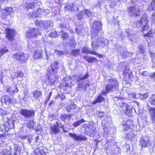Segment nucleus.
<instances>
[{
  "mask_svg": "<svg viewBox=\"0 0 155 155\" xmlns=\"http://www.w3.org/2000/svg\"><path fill=\"white\" fill-rule=\"evenodd\" d=\"M102 23L99 21H96L93 23L91 32V38L93 40L91 45L94 50H97L100 46L103 48L108 45V41L105 38L102 37L96 38L98 36L99 32L102 29Z\"/></svg>",
  "mask_w": 155,
  "mask_h": 155,
  "instance_id": "obj_1",
  "label": "nucleus"
},
{
  "mask_svg": "<svg viewBox=\"0 0 155 155\" xmlns=\"http://www.w3.org/2000/svg\"><path fill=\"white\" fill-rule=\"evenodd\" d=\"M58 63L55 61L52 63L47 69L48 72V85H52L58 78L59 76L57 72Z\"/></svg>",
  "mask_w": 155,
  "mask_h": 155,
  "instance_id": "obj_2",
  "label": "nucleus"
},
{
  "mask_svg": "<svg viewBox=\"0 0 155 155\" xmlns=\"http://www.w3.org/2000/svg\"><path fill=\"white\" fill-rule=\"evenodd\" d=\"M89 77L87 73H86L84 75H81L77 77L76 75H74L72 78L70 76H67L64 78V80L66 81L65 82V86L66 87H70L71 86V80L73 81L77 80V82L79 83L81 80L87 79Z\"/></svg>",
  "mask_w": 155,
  "mask_h": 155,
  "instance_id": "obj_3",
  "label": "nucleus"
},
{
  "mask_svg": "<svg viewBox=\"0 0 155 155\" xmlns=\"http://www.w3.org/2000/svg\"><path fill=\"white\" fill-rule=\"evenodd\" d=\"M109 83L106 87V91L102 93V95H105L110 91H114L118 88L119 85L118 81L115 79H110L108 80Z\"/></svg>",
  "mask_w": 155,
  "mask_h": 155,
  "instance_id": "obj_4",
  "label": "nucleus"
},
{
  "mask_svg": "<svg viewBox=\"0 0 155 155\" xmlns=\"http://www.w3.org/2000/svg\"><path fill=\"white\" fill-rule=\"evenodd\" d=\"M148 17L147 14H144L140 20L137 23V25L140 27L143 31L147 30L149 28L148 20L147 19Z\"/></svg>",
  "mask_w": 155,
  "mask_h": 155,
  "instance_id": "obj_5",
  "label": "nucleus"
},
{
  "mask_svg": "<svg viewBox=\"0 0 155 155\" xmlns=\"http://www.w3.org/2000/svg\"><path fill=\"white\" fill-rule=\"evenodd\" d=\"M35 24L38 27H40L45 29H47L48 28L53 26V22L50 20L45 21L43 20H36L35 21Z\"/></svg>",
  "mask_w": 155,
  "mask_h": 155,
  "instance_id": "obj_6",
  "label": "nucleus"
},
{
  "mask_svg": "<svg viewBox=\"0 0 155 155\" xmlns=\"http://www.w3.org/2000/svg\"><path fill=\"white\" fill-rule=\"evenodd\" d=\"M139 145L142 147H153L155 146V144L153 143L149 138L147 137H142L140 139Z\"/></svg>",
  "mask_w": 155,
  "mask_h": 155,
  "instance_id": "obj_7",
  "label": "nucleus"
},
{
  "mask_svg": "<svg viewBox=\"0 0 155 155\" xmlns=\"http://www.w3.org/2000/svg\"><path fill=\"white\" fill-rule=\"evenodd\" d=\"M140 7L138 5L131 6L127 9V12L130 16H136L139 15L140 12Z\"/></svg>",
  "mask_w": 155,
  "mask_h": 155,
  "instance_id": "obj_8",
  "label": "nucleus"
},
{
  "mask_svg": "<svg viewBox=\"0 0 155 155\" xmlns=\"http://www.w3.org/2000/svg\"><path fill=\"white\" fill-rule=\"evenodd\" d=\"M13 58L22 63L26 62L28 59V54L23 52L16 53L13 55Z\"/></svg>",
  "mask_w": 155,
  "mask_h": 155,
  "instance_id": "obj_9",
  "label": "nucleus"
},
{
  "mask_svg": "<svg viewBox=\"0 0 155 155\" xmlns=\"http://www.w3.org/2000/svg\"><path fill=\"white\" fill-rule=\"evenodd\" d=\"M40 34V32L37 28H30L25 34L26 38L31 39L33 37H36Z\"/></svg>",
  "mask_w": 155,
  "mask_h": 155,
  "instance_id": "obj_10",
  "label": "nucleus"
},
{
  "mask_svg": "<svg viewBox=\"0 0 155 155\" xmlns=\"http://www.w3.org/2000/svg\"><path fill=\"white\" fill-rule=\"evenodd\" d=\"M35 112L33 110H28L22 109L20 112L21 114L25 117L29 118L35 116Z\"/></svg>",
  "mask_w": 155,
  "mask_h": 155,
  "instance_id": "obj_11",
  "label": "nucleus"
},
{
  "mask_svg": "<svg viewBox=\"0 0 155 155\" xmlns=\"http://www.w3.org/2000/svg\"><path fill=\"white\" fill-rule=\"evenodd\" d=\"M42 9L38 8V9L34 10L32 13H28V16L30 18L33 19L36 17H41L42 16Z\"/></svg>",
  "mask_w": 155,
  "mask_h": 155,
  "instance_id": "obj_12",
  "label": "nucleus"
},
{
  "mask_svg": "<svg viewBox=\"0 0 155 155\" xmlns=\"http://www.w3.org/2000/svg\"><path fill=\"white\" fill-rule=\"evenodd\" d=\"M69 136L74 140L76 141H81L87 140V138L82 135H78L74 133H69Z\"/></svg>",
  "mask_w": 155,
  "mask_h": 155,
  "instance_id": "obj_13",
  "label": "nucleus"
},
{
  "mask_svg": "<svg viewBox=\"0 0 155 155\" xmlns=\"http://www.w3.org/2000/svg\"><path fill=\"white\" fill-rule=\"evenodd\" d=\"M6 34V37L10 41L14 39L15 31L13 29L9 28H7L5 30Z\"/></svg>",
  "mask_w": 155,
  "mask_h": 155,
  "instance_id": "obj_14",
  "label": "nucleus"
},
{
  "mask_svg": "<svg viewBox=\"0 0 155 155\" xmlns=\"http://www.w3.org/2000/svg\"><path fill=\"white\" fill-rule=\"evenodd\" d=\"M82 51L83 53L85 54H93L97 55L99 58H101L102 57L101 54H99L95 52L91 51L89 48L87 47H84L82 50Z\"/></svg>",
  "mask_w": 155,
  "mask_h": 155,
  "instance_id": "obj_15",
  "label": "nucleus"
},
{
  "mask_svg": "<svg viewBox=\"0 0 155 155\" xmlns=\"http://www.w3.org/2000/svg\"><path fill=\"white\" fill-rule=\"evenodd\" d=\"M18 88L15 85L8 87L6 90V92L11 95L15 93L18 92Z\"/></svg>",
  "mask_w": 155,
  "mask_h": 155,
  "instance_id": "obj_16",
  "label": "nucleus"
},
{
  "mask_svg": "<svg viewBox=\"0 0 155 155\" xmlns=\"http://www.w3.org/2000/svg\"><path fill=\"white\" fill-rule=\"evenodd\" d=\"M133 124V122L132 120H131L123 121L122 125L124 127L123 130H124V131L128 130L130 127V126Z\"/></svg>",
  "mask_w": 155,
  "mask_h": 155,
  "instance_id": "obj_17",
  "label": "nucleus"
},
{
  "mask_svg": "<svg viewBox=\"0 0 155 155\" xmlns=\"http://www.w3.org/2000/svg\"><path fill=\"white\" fill-rule=\"evenodd\" d=\"M1 102L2 103H5L7 104L12 103L11 99L10 97L7 95H5L2 97Z\"/></svg>",
  "mask_w": 155,
  "mask_h": 155,
  "instance_id": "obj_18",
  "label": "nucleus"
},
{
  "mask_svg": "<svg viewBox=\"0 0 155 155\" xmlns=\"http://www.w3.org/2000/svg\"><path fill=\"white\" fill-rule=\"evenodd\" d=\"M36 2H32L29 3L27 2L23 5V8L28 10L29 8L33 9L35 7Z\"/></svg>",
  "mask_w": 155,
  "mask_h": 155,
  "instance_id": "obj_19",
  "label": "nucleus"
},
{
  "mask_svg": "<svg viewBox=\"0 0 155 155\" xmlns=\"http://www.w3.org/2000/svg\"><path fill=\"white\" fill-rule=\"evenodd\" d=\"M66 9L71 11H77L78 9L76 5L73 3L69 4L66 6Z\"/></svg>",
  "mask_w": 155,
  "mask_h": 155,
  "instance_id": "obj_20",
  "label": "nucleus"
},
{
  "mask_svg": "<svg viewBox=\"0 0 155 155\" xmlns=\"http://www.w3.org/2000/svg\"><path fill=\"white\" fill-rule=\"evenodd\" d=\"M149 111L152 122L155 123V108L151 107L149 109Z\"/></svg>",
  "mask_w": 155,
  "mask_h": 155,
  "instance_id": "obj_21",
  "label": "nucleus"
},
{
  "mask_svg": "<svg viewBox=\"0 0 155 155\" xmlns=\"http://www.w3.org/2000/svg\"><path fill=\"white\" fill-rule=\"evenodd\" d=\"M42 55V51L41 49L37 50L35 51L33 54V58L35 59L41 58Z\"/></svg>",
  "mask_w": 155,
  "mask_h": 155,
  "instance_id": "obj_22",
  "label": "nucleus"
},
{
  "mask_svg": "<svg viewBox=\"0 0 155 155\" xmlns=\"http://www.w3.org/2000/svg\"><path fill=\"white\" fill-rule=\"evenodd\" d=\"M73 116V115L72 114H62L61 117L62 120L65 121L66 120H69Z\"/></svg>",
  "mask_w": 155,
  "mask_h": 155,
  "instance_id": "obj_23",
  "label": "nucleus"
},
{
  "mask_svg": "<svg viewBox=\"0 0 155 155\" xmlns=\"http://www.w3.org/2000/svg\"><path fill=\"white\" fill-rule=\"evenodd\" d=\"M12 152L11 150V148L8 147L7 149H5L0 151V155H11Z\"/></svg>",
  "mask_w": 155,
  "mask_h": 155,
  "instance_id": "obj_24",
  "label": "nucleus"
},
{
  "mask_svg": "<svg viewBox=\"0 0 155 155\" xmlns=\"http://www.w3.org/2000/svg\"><path fill=\"white\" fill-rule=\"evenodd\" d=\"M77 106L74 103H72L66 107V109L68 112H70L73 109L76 108Z\"/></svg>",
  "mask_w": 155,
  "mask_h": 155,
  "instance_id": "obj_25",
  "label": "nucleus"
},
{
  "mask_svg": "<svg viewBox=\"0 0 155 155\" xmlns=\"http://www.w3.org/2000/svg\"><path fill=\"white\" fill-rule=\"evenodd\" d=\"M90 86V84L88 82L85 83L84 81H82V82L79 83L78 87L80 88H83L86 89L87 88Z\"/></svg>",
  "mask_w": 155,
  "mask_h": 155,
  "instance_id": "obj_26",
  "label": "nucleus"
},
{
  "mask_svg": "<svg viewBox=\"0 0 155 155\" xmlns=\"http://www.w3.org/2000/svg\"><path fill=\"white\" fill-rule=\"evenodd\" d=\"M51 129L54 133L56 134L58 133L60 130V128L56 125H53L51 127Z\"/></svg>",
  "mask_w": 155,
  "mask_h": 155,
  "instance_id": "obj_27",
  "label": "nucleus"
},
{
  "mask_svg": "<svg viewBox=\"0 0 155 155\" xmlns=\"http://www.w3.org/2000/svg\"><path fill=\"white\" fill-rule=\"evenodd\" d=\"M33 95V97L35 98H38L40 97L42 95L41 93L39 91H35L32 92Z\"/></svg>",
  "mask_w": 155,
  "mask_h": 155,
  "instance_id": "obj_28",
  "label": "nucleus"
},
{
  "mask_svg": "<svg viewBox=\"0 0 155 155\" xmlns=\"http://www.w3.org/2000/svg\"><path fill=\"white\" fill-rule=\"evenodd\" d=\"M135 135L132 132H130L128 134H126L125 137L127 139L132 140L135 137Z\"/></svg>",
  "mask_w": 155,
  "mask_h": 155,
  "instance_id": "obj_29",
  "label": "nucleus"
},
{
  "mask_svg": "<svg viewBox=\"0 0 155 155\" xmlns=\"http://www.w3.org/2000/svg\"><path fill=\"white\" fill-rule=\"evenodd\" d=\"M104 100V98L101 95H99L97 99L93 102V104H96L98 103H101Z\"/></svg>",
  "mask_w": 155,
  "mask_h": 155,
  "instance_id": "obj_30",
  "label": "nucleus"
},
{
  "mask_svg": "<svg viewBox=\"0 0 155 155\" xmlns=\"http://www.w3.org/2000/svg\"><path fill=\"white\" fill-rule=\"evenodd\" d=\"M132 108L130 107H129L127 108V110H126L125 112L129 117H131L132 115Z\"/></svg>",
  "mask_w": 155,
  "mask_h": 155,
  "instance_id": "obj_31",
  "label": "nucleus"
},
{
  "mask_svg": "<svg viewBox=\"0 0 155 155\" xmlns=\"http://www.w3.org/2000/svg\"><path fill=\"white\" fill-rule=\"evenodd\" d=\"M120 106L122 108L123 112H125L127 110V108L129 107V106L127 104L124 103H121L120 104Z\"/></svg>",
  "mask_w": 155,
  "mask_h": 155,
  "instance_id": "obj_32",
  "label": "nucleus"
},
{
  "mask_svg": "<svg viewBox=\"0 0 155 155\" xmlns=\"http://www.w3.org/2000/svg\"><path fill=\"white\" fill-rule=\"evenodd\" d=\"M12 77L13 78H15L14 76L15 75L16 77H19L22 78L23 75V73L21 72H17L16 73H13L11 74Z\"/></svg>",
  "mask_w": 155,
  "mask_h": 155,
  "instance_id": "obj_33",
  "label": "nucleus"
},
{
  "mask_svg": "<svg viewBox=\"0 0 155 155\" xmlns=\"http://www.w3.org/2000/svg\"><path fill=\"white\" fill-rule=\"evenodd\" d=\"M5 12L6 13L9 15L13 14L14 12V10L12 7H7L5 9Z\"/></svg>",
  "mask_w": 155,
  "mask_h": 155,
  "instance_id": "obj_34",
  "label": "nucleus"
},
{
  "mask_svg": "<svg viewBox=\"0 0 155 155\" xmlns=\"http://www.w3.org/2000/svg\"><path fill=\"white\" fill-rule=\"evenodd\" d=\"M24 94H25V96L23 99L24 101H28L32 99V98L28 94V92H26V93L25 92Z\"/></svg>",
  "mask_w": 155,
  "mask_h": 155,
  "instance_id": "obj_35",
  "label": "nucleus"
},
{
  "mask_svg": "<svg viewBox=\"0 0 155 155\" xmlns=\"http://www.w3.org/2000/svg\"><path fill=\"white\" fill-rule=\"evenodd\" d=\"M8 51V50L6 48V47H4L0 50V57H1L4 54Z\"/></svg>",
  "mask_w": 155,
  "mask_h": 155,
  "instance_id": "obj_36",
  "label": "nucleus"
},
{
  "mask_svg": "<svg viewBox=\"0 0 155 155\" xmlns=\"http://www.w3.org/2000/svg\"><path fill=\"white\" fill-rule=\"evenodd\" d=\"M35 124L34 120H29L28 121L27 127L29 128H32Z\"/></svg>",
  "mask_w": 155,
  "mask_h": 155,
  "instance_id": "obj_37",
  "label": "nucleus"
},
{
  "mask_svg": "<svg viewBox=\"0 0 155 155\" xmlns=\"http://www.w3.org/2000/svg\"><path fill=\"white\" fill-rule=\"evenodd\" d=\"M85 121L84 119H81L78 121L75 122L73 124V126L75 127H76L79 126L81 124Z\"/></svg>",
  "mask_w": 155,
  "mask_h": 155,
  "instance_id": "obj_38",
  "label": "nucleus"
},
{
  "mask_svg": "<svg viewBox=\"0 0 155 155\" xmlns=\"http://www.w3.org/2000/svg\"><path fill=\"white\" fill-rule=\"evenodd\" d=\"M148 96V94L147 93L142 94H138V98L140 100H143L146 99Z\"/></svg>",
  "mask_w": 155,
  "mask_h": 155,
  "instance_id": "obj_39",
  "label": "nucleus"
},
{
  "mask_svg": "<svg viewBox=\"0 0 155 155\" xmlns=\"http://www.w3.org/2000/svg\"><path fill=\"white\" fill-rule=\"evenodd\" d=\"M56 124L54 125H56V126H57L58 127H59L60 128V127H61V128L63 130V131L64 132H67L68 131V130H64V127L63 126H62L61 124L60 121H57L55 123Z\"/></svg>",
  "mask_w": 155,
  "mask_h": 155,
  "instance_id": "obj_40",
  "label": "nucleus"
},
{
  "mask_svg": "<svg viewBox=\"0 0 155 155\" xmlns=\"http://www.w3.org/2000/svg\"><path fill=\"white\" fill-rule=\"evenodd\" d=\"M149 102L152 105H154L155 104V96L154 95H152L149 98Z\"/></svg>",
  "mask_w": 155,
  "mask_h": 155,
  "instance_id": "obj_41",
  "label": "nucleus"
},
{
  "mask_svg": "<svg viewBox=\"0 0 155 155\" xmlns=\"http://www.w3.org/2000/svg\"><path fill=\"white\" fill-rule=\"evenodd\" d=\"M59 33L61 35V38L64 40L67 38L68 37V35L66 33L64 32L63 30H61Z\"/></svg>",
  "mask_w": 155,
  "mask_h": 155,
  "instance_id": "obj_42",
  "label": "nucleus"
},
{
  "mask_svg": "<svg viewBox=\"0 0 155 155\" xmlns=\"http://www.w3.org/2000/svg\"><path fill=\"white\" fill-rule=\"evenodd\" d=\"M82 29V28L81 25L76 26L75 29L76 31L78 34H80L81 33Z\"/></svg>",
  "mask_w": 155,
  "mask_h": 155,
  "instance_id": "obj_43",
  "label": "nucleus"
},
{
  "mask_svg": "<svg viewBox=\"0 0 155 155\" xmlns=\"http://www.w3.org/2000/svg\"><path fill=\"white\" fill-rule=\"evenodd\" d=\"M126 32L127 33V35L129 37L130 40L133 43H134L135 41H134V40L133 39V38H131L133 36V35H129L130 32L129 30L128 29L126 30Z\"/></svg>",
  "mask_w": 155,
  "mask_h": 155,
  "instance_id": "obj_44",
  "label": "nucleus"
},
{
  "mask_svg": "<svg viewBox=\"0 0 155 155\" xmlns=\"http://www.w3.org/2000/svg\"><path fill=\"white\" fill-rule=\"evenodd\" d=\"M49 37L51 38H56L58 36L57 32L56 31L51 32L49 35Z\"/></svg>",
  "mask_w": 155,
  "mask_h": 155,
  "instance_id": "obj_45",
  "label": "nucleus"
},
{
  "mask_svg": "<svg viewBox=\"0 0 155 155\" xmlns=\"http://www.w3.org/2000/svg\"><path fill=\"white\" fill-rule=\"evenodd\" d=\"M50 12V11L49 9H42V16H45L47 15Z\"/></svg>",
  "mask_w": 155,
  "mask_h": 155,
  "instance_id": "obj_46",
  "label": "nucleus"
},
{
  "mask_svg": "<svg viewBox=\"0 0 155 155\" xmlns=\"http://www.w3.org/2000/svg\"><path fill=\"white\" fill-rule=\"evenodd\" d=\"M153 31L152 30L149 31L146 34L144 35V37H152L153 35ZM154 32H155V31H154Z\"/></svg>",
  "mask_w": 155,
  "mask_h": 155,
  "instance_id": "obj_47",
  "label": "nucleus"
},
{
  "mask_svg": "<svg viewBox=\"0 0 155 155\" xmlns=\"http://www.w3.org/2000/svg\"><path fill=\"white\" fill-rule=\"evenodd\" d=\"M86 60L89 62H92L96 60V58L94 57L91 56L87 57L86 59Z\"/></svg>",
  "mask_w": 155,
  "mask_h": 155,
  "instance_id": "obj_48",
  "label": "nucleus"
},
{
  "mask_svg": "<svg viewBox=\"0 0 155 155\" xmlns=\"http://www.w3.org/2000/svg\"><path fill=\"white\" fill-rule=\"evenodd\" d=\"M139 52L140 53H142L145 51V48L143 45H140L139 47Z\"/></svg>",
  "mask_w": 155,
  "mask_h": 155,
  "instance_id": "obj_49",
  "label": "nucleus"
},
{
  "mask_svg": "<svg viewBox=\"0 0 155 155\" xmlns=\"http://www.w3.org/2000/svg\"><path fill=\"white\" fill-rule=\"evenodd\" d=\"M72 54L75 56L78 55L79 54V50L78 49H75L73 50Z\"/></svg>",
  "mask_w": 155,
  "mask_h": 155,
  "instance_id": "obj_50",
  "label": "nucleus"
},
{
  "mask_svg": "<svg viewBox=\"0 0 155 155\" xmlns=\"http://www.w3.org/2000/svg\"><path fill=\"white\" fill-rule=\"evenodd\" d=\"M84 14L83 12H80L77 15V16L79 20H81L83 18Z\"/></svg>",
  "mask_w": 155,
  "mask_h": 155,
  "instance_id": "obj_51",
  "label": "nucleus"
},
{
  "mask_svg": "<svg viewBox=\"0 0 155 155\" xmlns=\"http://www.w3.org/2000/svg\"><path fill=\"white\" fill-rule=\"evenodd\" d=\"M84 13L88 17H89L92 14V12L91 11L85 9L84 10Z\"/></svg>",
  "mask_w": 155,
  "mask_h": 155,
  "instance_id": "obj_52",
  "label": "nucleus"
},
{
  "mask_svg": "<svg viewBox=\"0 0 155 155\" xmlns=\"http://www.w3.org/2000/svg\"><path fill=\"white\" fill-rule=\"evenodd\" d=\"M130 146L128 144H126L123 146V149L124 151L126 152L128 151L130 149Z\"/></svg>",
  "mask_w": 155,
  "mask_h": 155,
  "instance_id": "obj_53",
  "label": "nucleus"
},
{
  "mask_svg": "<svg viewBox=\"0 0 155 155\" xmlns=\"http://www.w3.org/2000/svg\"><path fill=\"white\" fill-rule=\"evenodd\" d=\"M54 53L60 56H61L64 54V53L63 52L58 51L56 49L54 50Z\"/></svg>",
  "mask_w": 155,
  "mask_h": 155,
  "instance_id": "obj_54",
  "label": "nucleus"
},
{
  "mask_svg": "<svg viewBox=\"0 0 155 155\" xmlns=\"http://www.w3.org/2000/svg\"><path fill=\"white\" fill-rule=\"evenodd\" d=\"M130 70H131L129 69V67H127L125 68V69L124 70L123 73L124 74L126 75L128 73L129 71Z\"/></svg>",
  "mask_w": 155,
  "mask_h": 155,
  "instance_id": "obj_55",
  "label": "nucleus"
},
{
  "mask_svg": "<svg viewBox=\"0 0 155 155\" xmlns=\"http://www.w3.org/2000/svg\"><path fill=\"white\" fill-rule=\"evenodd\" d=\"M0 114L2 116H4L7 114V112L6 110L1 109H0Z\"/></svg>",
  "mask_w": 155,
  "mask_h": 155,
  "instance_id": "obj_56",
  "label": "nucleus"
},
{
  "mask_svg": "<svg viewBox=\"0 0 155 155\" xmlns=\"http://www.w3.org/2000/svg\"><path fill=\"white\" fill-rule=\"evenodd\" d=\"M97 114L98 115L99 117L102 118L104 116V112H98L97 113Z\"/></svg>",
  "mask_w": 155,
  "mask_h": 155,
  "instance_id": "obj_57",
  "label": "nucleus"
},
{
  "mask_svg": "<svg viewBox=\"0 0 155 155\" xmlns=\"http://www.w3.org/2000/svg\"><path fill=\"white\" fill-rule=\"evenodd\" d=\"M127 74L128 77L130 79L133 77L134 76L132 74V72L131 70H130V71H129V72Z\"/></svg>",
  "mask_w": 155,
  "mask_h": 155,
  "instance_id": "obj_58",
  "label": "nucleus"
},
{
  "mask_svg": "<svg viewBox=\"0 0 155 155\" xmlns=\"http://www.w3.org/2000/svg\"><path fill=\"white\" fill-rule=\"evenodd\" d=\"M130 95L134 98H137V97L138 98V94H137L135 93H132Z\"/></svg>",
  "mask_w": 155,
  "mask_h": 155,
  "instance_id": "obj_59",
  "label": "nucleus"
},
{
  "mask_svg": "<svg viewBox=\"0 0 155 155\" xmlns=\"http://www.w3.org/2000/svg\"><path fill=\"white\" fill-rule=\"evenodd\" d=\"M151 21L152 22L155 24V12L152 15Z\"/></svg>",
  "mask_w": 155,
  "mask_h": 155,
  "instance_id": "obj_60",
  "label": "nucleus"
},
{
  "mask_svg": "<svg viewBox=\"0 0 155 155\" xmlns=\"http://www.w3.org/2000/svg\"><path fill=\"white\" fill-rule=\"evenodd\" d=\"M140 73L142 75L144 76H147L148 74V73L147 71H142Z\"/></svg>",
  "mask_w": 155,
  "mask_h": 155,
  "instance_id": "obj_61",
  "label": "nucleus"
},
{
  "mask_svg": "<svg viewBox=\"0 0 155 155\" xmlns=\"http://www.w3.org/2000/svg\"><path fill=\"white\" fill-rule=\"evenodd\" d=\"M128 52L127 51H126L124 52V53H122V55L124 57H126L128 55Z\"/></svg>",
  "mask_w": 155,
  "mask_h": 155,
  "instance_id": "obj_62",
  "label": "nucleus"
},
{
  "mask_svg": "<svg viewBox=\"0 0 155 155\" xmlns=\"http://www.w3.org/2000/svg\"><path fill=\"white\" fill-rule=\"evenodd\" d=\"M60 97L61 98V100H62L64 99H65V96L63 95V94H61V95H60V96H58L57 97Z\"/></svg>",
  "mask_w": 155,
  "mask_h": 155,
  "instance_id": "obj_63",
  "label": "nucleus"
},
{
  "mask_svg": "<svg viewBox=\"0 0 155 155\" xmlns=\"http://www.w3.org/2000/svg\"><path fill=\"white\" fill-rule=\"evenodd\" d=\"M55 2L58 4H60L64 0H54Z\"/></svg>",
  "mask_w": 155,
  "mask_h": 155,
  "instance_id": "obj_64",
  "label": "nucleus"
}]
</instances>
